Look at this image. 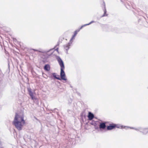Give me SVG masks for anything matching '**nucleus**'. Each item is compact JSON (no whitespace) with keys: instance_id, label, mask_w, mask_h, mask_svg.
Returning a JSON list of instances; mask_svg holds the SVG:
<instances>
[{"instance_id":"1","label":"nucleus","mask_w":148,"mask_h":148,"mask_svg":"<svg viewBox=\"0 0 148 148\" xmlns=\"http://www.w3.org/2000/svg\"><path fill=\"white\" fill-rule=\"evenodd\" d=\"M13 123L18 130H22L25 124L23 114L22 113H16Z\"/></svg>"},{"instance_id":"2","label":"nucleus","mask_w":148,"mask_h":148,"mask_svg":"<svg viewBox=\"0 0 148 148\" xmlns=\"http://www.w3.org/2000/svg\"><path fill=\"white\" fill-rule=\"evenodd\" d=\"M57 60L60 67V75L62 79L66 80V78L64 70L65 69L63 62L61 58L59 57H57Z\"/></svg>"},{"instance_id":"3","label":"nucleus","mask_w":148,"mask_h":148,"mask_svg":"<svg viewBox=\"0 0 148 148\" xmlns=\"http://www.w3.org/2000/svg\"><path fill=\"white\" fill-rule=\"evenodd\" d=\"M130 128L131 129H134L135 130L137 131H140V132H142L144 134H146L148 132V129H143L141 128H133L130 127Z\"/></svg>"},{"instance_id":"4","label":"nucleus","mask_w":148,"mask_h":148,"mask_svg":"<svg viewBox=\"0 0 148 148\" xmlns=\"http://www.w3.org/2000/svg\"><path fill=\"white\" fill-rule=\"evenodd\" d=\"M73 41H72V42H71V40L67 44H66L64 46V49L66 51V53H67V50L69 49L70 48V47L71 46V45Z\"/></svg>"},{"instance_id":"5","label":"nucleus","mask_w":148,"mask_h":148,"mask_svg":"<svg viewBox=\"0 0 148 148\" xmlns=\"http://www.w3.org/2000/svg\"><path fill=\"white\" fill-rule=\"evenodd\" d=\"M81 29H80V28L78 30H77L75 31V32H74V35L73 36L72 38L70 39L71 42H72V41H73V40L74 39V38H75V36H76L77 34V32H78Z\"/></svg>"},{"instance_id":"6","label":"nucleus","mask_w":148,"mask_h":148,"mask_svg":"<svg viewBox=\"0 0 148 148\" xmlns=\"http://www.w3.org/2000/svg\"><path fill=\"white\" fill-rule=\"evenodd\" d=\"M94 117V115L91 112H89L88 115V118L89 120H92Z\"/></svg>"},{"instance_id":"7","label":"nucleus","mask_w":148,"mask_h":148,"mask_svg":"<svg viewBox=\"0 0 148 148\" xmlns=\"http://www.w3.org/2000/svg\"><path fill=\"white\" fill-rule=\"evenodd\" d=\"M116 125L113 124L112 125H110L108 126L107 127V130H110L113 129L116 127Z\"/></svg>"},{"instance_id":"8","label":"nucleus","mask_w":148,"mask_h":148,"mask_svg":"<svg viewBox=\"0 0 148 148\" xmlns=\"http://www.w3.org/2000/svg\"><path fill=\"white\" fill-rule=\"evenodd\" d=\"M106 127L105 123H102L100 124L99 125V128L101 129H104Z\"/></svg>"},{"instance_id":"9","label":"nucleus","mask_w":148,"mask_h":148,"mask_svg":"<svg viewBox=\"0 0 148 148\" xmlns=\"http://www.w3.org/2000/svg\"><path fill=\"white\" fill-rule=\"evenodd\" d=\"M29 94L32 100L36 99V98L35 96H34L33 93L32 91L29 92Z\"/></svg>"},{"instance_id":"10","label":"nucleus","mask_w":148,"mask_h":148,"mask_svg":"<svg viewBox=\"0 0 148 148\" xmlns=\"http://www.w3.org/2000/svg\"><path fill=\"white\" fill-rule=\"evenodd\" d=\"M44 69L47 71L49 70L50 69L49 66L48 64L44 66Z\"/></svg>"},{"instance_id":"11","label":"nucleus","mask_w":148,"mask_h":148,"mask_svg":"<svg viewBox=\"0 0 148 148\" xmlns=\"http://www.w3.org/2000/svg\"><path fill=\"white\" fill-rule=\"evenodd\" d=\"M94 22V21H92L91 22H90L89 23L86 24L84 25H82L81 27L80 28V29H82L83 27L89 25L92 23Z\"/></svg>"},{"instance_id":"12","label":"nucleus","mask_w":148,"mask_h":148,"mask_svg":"<svg viewBox=\"0 0 148 148\" xmlns=\"http://www.w3.org/2000/svg\"><path fill=\"white\" fill-rule=\"evenodd\" d=\"M53 77H55L57 79H58L61 80V78L59 77H57L56 76V74L55 73H53Z\"/></svg>"},{"instance_id":"13","label":"nucleus","mask_w":148,"mask_h":148,"mask_svg":"<svg viewBox=\"0 0 148 148\" xmlns=\"http://www.w3.org/2000/svg\"><path fill=\"white\" fill-rule=\"evenodd\" d=\"M106 9H105V10L104 11V14H103V15L102 16H106V15H105V14H106Z\"/></svg>"},{"instance_id":"14","label":"nucleus","mask_w":148,"mask_h":148,"mask_svg":"<svg viewBox=\"0 0 148 148\" xmlns=\"http://www.w3.org/2000/svg\"><path fill=\"white\" fill-rule=\"evenodd\" d=\"M28 91L29 92H32L31 89L30 88H28Z\"/></svg>"},{"instance_id":"15","label":"nucleus","mask_w":148,"mask_h":148,"mask_svg":"<svg viewBox=\"0 0 148 148\" xmlns=\"http://www.w3.org/2000/svg\"><path fill=\"white\" fill-rule=\"evenodd\" d=\"M56 50L57 52H58V48H57L56 49Z\"/></svg>"}]
</instances>
